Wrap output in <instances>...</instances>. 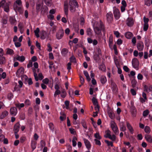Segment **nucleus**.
Wrapping results in <instances>:
<instances>
[{
    "mask_svg": "<svg viewBox=\"0 0 152 152\" xmlns=\"http://www.w3.org/2000/svg\"><path fill=\"white\" fill-rule=\"evenodd\" d=\"M83 140L86 148L88 150H90L91 149L92 146L91 142L85 138H83Z\"/></svg>",
    "mask_w": 152,
    "mask_h": 152,
    "instance_id": "obj_2",
    "label": "nucleus"
},
{
    "mask_svg": "<svg viewBox=\"0 0 152 152\" xmlns=\"http://www.w3.org/2000/svg\"><path fill=\"white\" fill-rule=\"evenodd\" d=\"M64 34L63 30L62 29H61L58 31L56 34V37L58 39H61L63 37Z\"/></svg>",
    "mask_w": 152,
    "mask_h": 152,
    "instance_id": "obj_6",
    "label": "nucleus"
},
{
    "mask_svg": "<svg viewBox=\"0 0 152 152\" xmlns=\"http://www.w3.org/2000/svg\"><path fill=\"white\" fill-rule=\"evenodd\" d=\"M20 124L19 123H17L14 126V131L15 133H17L20 129Z\"/></svg>",
    "mask_w": 152,
    "mask_h": 152,
    "instance_id": "obj_16",
    "label": "nucleus"
},
{
    "mask_svg": "<svg viewBox=\"0 0 152 152\" xmlns=\"http://www.w3.org/2000/svg\"><path fill=\"white\" fill-rule=\"evenodd\" d=\"M15 59L16 60L18 61L21 62H23L24 61L25 58L23 56H20L17 55L15 58Z\"/></svg>",
    "mask_w": 152,
    "mask_h": 152,
    "instance_id": "obj_12",
    "label": "nucleus"
},
{
    "mask_svg": "<svg viewBox=\"0 0 152 152\" xmlns=\"http://www.w3.org/2000/svg\"><path fill=\"white\" fill-rule=\"evenodd\" d=\"M83 73L84 75L86 77V78L87 81L88 82L90 81L91 80V79L90 77L88 72L86 71H84L83 72Z\"/></svg>",
    "mask_w": 152,
    "mask_h": 152,
    "instance_id": "obj_25",
    "label": "nucleus"
},
{
    "mask_svg": "<svg viewBox=\"0 0 152 152\" xmlns=\"http://www.w3.org/2000/svg\"><path fill=\"white\" fill-rule=\"evenodd\" d=\"M125 35V37L128 39H130L133 36L132 34L129 32L126 33Z\"/></svg>",
    "mask_w": 152,
    "mask_h": 152,
    "instance_id": "obj_27",
    "label": "nucleus"
},
{
    "mask_svg": "<svg viewBox=\"0 0 152 152\" xmlns=\"http://www.w3.org/2000/svg\"><path fill=\"white\" fill-rule=\"evenodd\" d=\"M126 24L129 26L131 27L134 24L133 19L131 18H128L127 20Z\"/></svg>",
    "mask_w": 152,
    "mask_h": 152,
    "instance_id": "obj_11",
    "label": "nucleus"
},
{
    "mask_svg": "<svg viewBox=\"0 0 152 152\" xmlns=\"http://www.w3.org/2000/svg\"><path fill=\"white\" fill-rule=\"evenodd\" d=\"M32 70L34 72V76L36 81H37L38 80V78L37 76V73L39 72V69L36 70L34 68H33Z\"/></svg>",
    "mask_w": 152,
    "mask_h": 152,
    "instance_id": "obj_13",
    "label": "nucleus"
},
{
    "mask_svg": "<svg viewBox=\"0 0 152 152\" xmlns=\"http://www.w3.org/2000/svg\"><path fill=\"white\" fill-rule=\"evenodd\" d=\"M105 142L107 144L108 146H110L111 147L113 146V144L112 142L109 141L107 140H105Z\"/></svg>",
    "mask_w": 152,
    "mask_h": 152,
    "instance_id": "obj_54",
    "label": "nucleus"
},
{
    "mask_svg": "<svg viewBox=\"0 0 152 152\" xmlns=\"http://www.w3.org/2000/svg\"><path fill=\"white\" fill-rule=\"evenodd\" d=\"M35 36L37 38L39 37V29H36L34 31Z\"/></svg>",
    "mask_w": 152,
    "mask_h": 152,
    "instance_id": "obj_48",
    "label": "nucleus"
},
{
    "mask_svg": "<svg viewBox=\"0 0 152 152\" xmlns=\"http://www.w3.org/2000/svg\"><path fill=\"white\" fill-rule=\"evenodd\" d=\"M110 125L112 129L117 126L115 122L113 121H111Z\"/></svg>",
    "mask_w": 152,
    "mask_h": 152,
    "instance_id": "obj_47",
    "label": "nucleus"
},
{
    "mask_svg": "<svg viewBox=\"0 0 152 152\" xmlns=\"http://www.w3.org/2000/svg\"><path fill=\"white\" fill-rule=\"evenodd\" d=\"M24 103H17L15 104L16 107L18 109H20L21 108L23 107L24 106Z\"/></svg>",
    "mask_w": 152,
    "mask_h": 152,
    "instance_id": "obj_32",
    "label": "nucleus"
},
{
    "mask_svg": "<svg viewBox=\"0 0 152 152\" xmlns=\"http://www.w3.org/2000/svg\"><path fill=\"white\" fill-rule=\"evenodd\" d=\"M17 113V110L16 107H13L11 108L10 109V113L11 115L15 116L16 115Z\"/></svg>",
    "mask_w": 152,
    "mask_h": 152,
    "instance_id": "obj_14",
    "label": "nucleus"
},
{
    "mask_svg": "<svg viewBox=\"0 0 152 152\" xmlns=\"http://www.w3.org/2000/svg\"><path fill=\"white\" fill-rule=\"evenodd\" d=\"M126 124L127 127L130 133L132 134H133L134 133V129L132 126L128 122H126Z\"/></svg>",
    "mask_w": 152,
    "mask_h": 152,
    "instance_id": "obj_17",
    "label": "nucleus"
},
{
    "mask_svg": "<svg viewBox=\"0 0 152 152\" xmlns=\"http://www.w3.org/2000/svg\"><path fill=\"white\" fill-rule=\"evenodd\" d=\"M112 129L115 133H118V130L117 126L112 128Z\"/></svg>",
    "mask_w": 152,
    "mask_h": 152,
    "instance_id": "obj_58",
    "label": "nucleus"
},
{
    "mask_svg": "<svg viewBox=\"0 0 152 152\" xmlns=\"http://www.w3.org/2000/svg\"><path fill=\"white\" fill-rule=\"evenodd\" d=\"M137 79L139 80H142L143 79V77L141 74H139L137 76Z\"/></svg>",
    "mask_w": 152,
    "mask_h": 152,
    "instance_id": "obj_62",
    "label": "nucleus"
},
{
    "mask_svg": "<svg viewBox=\"0 0 152 152\" xmlns=\"http://www.w3.org/2000/svg\"><path fill=\"white\" fill-rule=\"evenodd\" d=\"M64 12L65 14L67 16L68 15V7L67 4H64Z\"/></svg>",
    "mask_w": 152,
    "mask_h": 152,
    "instance_id": "obj_30",
    "label": "nucleus"
},
{
    "mask_svg": "<svg viewBox=\"0 0 152 152\" xmlns=\"http://www.w3.org/2000/svg\"><path fill=\"white\" fill-rule=\"evenodd\" d=\"M113 14L114 17L116 19H118L119 18L120 14L118 9L115 8L114 10Z\"/></svg>",
    "mask_w": 152,
    "mask_h": 152,
    "instance_id": "obj_8",
    "label": "nucleus"
},
{
    "mask_svg": "<svg viewBox=\"0 0 152 152\" xmlns=\"http://www.w3.org/2000/svg\"><path fill=\"white\" fill-rule=\"evenodd\" d=\"M108 138L110 139L112 141H114L115 140L116 137L114 134H113L112 135H111Z\"/></svg>",
    "mask_w": 152,
    "mask_h": 152,
    "instance_id": "obj_53",
    "label": "nucleus"
},
{
    "mask_svg": "<svg viewBox=\"0 0 152 152\" xmlns=\"http://www.w3.org/2000/svg\"><path fill=\"white\" fill-rule=\"evenodd\" d=\"M68 52V50L66 48L63 49L61 51V53L62 55H65Z\"/></svg>",
    "mask_w": 152,
    "mask_h": 152,
    "instance_id": "obj_45",
    "label": "nucleus"
},
{
    "mask_svg": "<svg viewBox=\"0 0 152 152\" xmlns=\"http://www.w3.org/2000/svg\"><path fill=\"white\" fill-rule=\"evenodd\" d=\"M9 21L11 24H14L16 22L15 18L14 16L10 17Z\"/></svg>",
    "mask_w": 152,
    "mask_h": 152,
    "instance_id": "obj_23",
    "label": "nucleus"
},
{
    "mask_svg": "<svg viewBox=\"0 0 152 152\" xmlns=\"http://www.w3.org/2000/svg\"><path fill=\"white\" fill-rule=\"evenodd\" d=\"M96 24V26L94 28H104V26L102 22L100 20L98 22L95 23Z\"/></svg>",
    "mask_w": 152,
    "mask_h": 152,
    "instance_id": "obj_7",
    "label": "nucleus"
},
{
    "mask_svg": "<svg viewBox=\"0 0 152 152\" xmlns=\"http://www.w3.org/2000/svg\"><path fill=\"white\" fill-rule=\"evenodd\" d=\"M145 90L146 91L148 92L152 91V85L149 86V87L145 86Z\"/></svg>",
    "mask_w": 152,
    "mask_h": 152,
    "instance_id": "obj_31",
    "label": "nucleus"
},
{
    "mask_svg": "<svg viewBox=\"0 0 152 152\" xmlns=\"http://www.w3.org/2000/svg\"><path fill=\"white\" fill-rule=\"evenodd\" d=\"M149 113V111L148 110H145L143 113V115L144 116H147Z\"/></svg>",
    "mask_w": 152,
    "mask_h": 152,
    "instance_id": "obj_61",
    "label": "nucleus"
},
{
    "mask_svg": "<svg viewBox=\"0 0 152 152\" xmlns=\"http://www.w3.org/2000/svg\"><path fill=\"white\" fill-rule=\"evenodd\" d=\"M64 104L66 105V109H69V102L68 101H66L64 102Z\"/></svg>",
    "mask_w": 152,
    "mask_h": 152,
    "instance_id": "obj_57",
    "label": "nucleus"
},
{
    "mask_svg": "<svg viewBox=\"0 0 152 152\" xmlns=\"http://www.w3.org/2000/svg\"><path fill=\"white\" fill-rule=\"evenodd\" d=\"M70 6V10L72 12H74L75 11V8L78 7L77 2L76 1H71L69 2Z\"/></svg>",
    "mask_w": 152,
    "mask_h": 152,
    "instance_id": "obj_1",
    "label": "nucleus"
},
{
    "mask_svg": "<svg viewBox=\"0 0 152 152\" xmlns=\"http://www.w3.org/2000/svg\"><path fill=\"white\" fill-rule=\"evenodd\" d=\"M130 92L132 95L135 96L136 95V91L133 89H131L130 90Z\"/></svg>",
    "mask_w": 152,
    "mask_h": 152,
    "instance_id": "obj_59",
    "label": "nucleus"
},
{
    "mask_svg": "<svg viewBox=\"0 0 152 152\" xmlns=\"http://www.w3.org/2000/svg\"><path fill=\"white\" fill-rule=\"evenodd\" d=\"M6 62V60L4 56L0 57V64H5Z\"/></svg>",
    "mask_w": 152,
    "mask_h": 152,
    "instance_id": "obj_26",
    "label": "nucleus"
},
{
    "mask_svg": "<svg viewBox=\"0 0 152 152\" xmlns=\"http://www.w3.org/2000/svg\"><path fill=\"white\" fill-rule=\"evenodd\" d=\"M144 130L145 132L147 134H149L151 132L150 128L148 126H146L145 127Z\"/></svg>",
    "mask_w": 152,
    "mask_h": 152,
    "instance_id": "obj_29",
    "label": "nucleus"
},
{
    "mask_svg": "<svg viewBox=\"0 0 152 152\" xmlns=\"http://www.w3.org/2000/svg\"><path fill=\"white\" fill-rule=\"evenodd\" d=\"M49 81V79L47 78H45L42 80L43 82L46 84H47L48 83Z\"/></svg>",
    "mask_w": 152,
    "mask_h": 152,
    "instance_id": "obj_64",
    "label": "nucleus"
},
{
    "mask_svg": "<svg viewBox=\"0 0 152 152\" xmlns=\"http://www.w3.org/2000/svg\"><path fill=\"white\" fill-rule=\"evenodd\" d=\"M70 60L71 62H73L75 63L76 61L75 58L74 56H72L71 57Z\"/></svg>",
    "mask_w": 152,
    "mask_h": 152,
    "instance_id": "obj_63",
    "label": "nucleus"
},
{
    "mask_svg": "<svg viewBox=\"0 0 152 152\" xmlns=\"http://www.w3.org/2000/svg\"><path fill=\"white\" fill-rule=\"evenodd\" d=\"M24 68L22 67H20L16 72V76L18 77L22 76L24 74Z\"/></svg>",
    "mask_w": 152,
    "mask_h": 152,
    "instance_id": "obj_4",
    "label": "nucleus"
},
{
    "mask_svg": "<svg viewBox=\"0 0 152 152\" xmlns=\"http://www.w3.org/2000/svg\"><path fill=\"white\" fill-rule=\"evenodd\" d=\"M145 138L146 141L149 143L152 142V136L150 134H146L145 135Z\"/></svg>",
    "mask_w": 152,
    "mask_h": 152,
    "instance_id": "obj_18",
    "label": "nucleus"
},
{
    "mask_svg": "<svg viewBox=\"0 0 152 152\" xmlns=\"http://www.w3.org/2000/svg\"><path fill=\"white\" fill-rule=\"evenodd\" d=\"M40 35L41 39H45L47 36V34L46 31L42 30L40 33Z\"/></svg>",
    "mask_w": 152,
    "mask_h": 152,
    "instance_id": "obj_19",
    "label": "nucleus"
},
{
    "mask_svg": "<svg viewBox=\"0 0 152 152\" xmlns=\"http://www.w3.org/2000/svg\"><path fill=\"white\" fill-rule=\"evenodd\" d=\"M13 50L11 49L8 48L7 49V54L9 55H12L13 54Z\"/></svg>",
    "mask_w": 152,
    "mask_h": 152,
    "instance_id": "obj_41",
    "label": "nucleus"
},
{
    "mask_svg": "<svg viewBox=\"0 0 152 152\" xmlns=\"http://www.w3.org/2000/svg\"><path fill=\"white\" fill-rule=\"evenodd\" d=\"M48 7L46 6H42V9L41 13L42 14H44L48 11Z\"/></svg>",
    "mask_w": 152,
    "mask_h": 152,
    "instance_id": "obj_22",
    "label": "nucleus"
},
{
    "mask_svg": "<svg viewBox=\"0 0 152 152\" xmlns=\"http://www.w3.org/2000/svg\"><path fill=\"white\" fill-rule=\"evenodd\" d=\"M41 7V5L40 4H38L36 5V10L38 12L40 11Z\"/></svg>",
    "mask_w": 152,
    "mask_h": 152,
    "instance_id": "obj_60",
    "label": "nucleus"
},
{
    "mask_svg": "<svg viewBox=\"0 0 152 152\" xmlns=\"http://www.w3.org/2000/svg\"><path fill=\"white\" fill-rule=\"evenodd\" d=\"M80 24L81 25H83L84 23V19L83 17H80Z\"/></svg>",
    "mask_w": 152,
    "mask_h": 152,
    "instance_id": "obj_50",
    "label": "nucleus"
},
{
    "mask_svg": "<svg viewBox=\"0 0 152 152\" xmlns=\"http://www.w3.org/2000/svg\"><path fill=\"white\" fill-rule=\"evenodd\" d=\"M25 105L26 106H29L31 105V102L29 99H26L25 101Z\"/></svg>",
    "mask_w": 152,
    "mask_h": 152,
    "instance_id": "obj_51",
    "label": "nucleus"
},
{
    "mask_svg": "<svg viewBox=\"0 0 152 152\" xmlns=\"http://www.w3.org/2000/svg\"><path fill=\"white\" fill-rule=\"evenodd\" d=\"M108 114L109 117L112 119H113L115 117V114L111 110L108 111Z\"/></svg>",
    "mask_w": 152,
    "mask_h": 152,
    "instance_id": "obj_24",
    "label": "nucleus"
},
{
    "mask_svg": "<svg viewBox=\"0 0 152 152\" xmlns=\"http://www.w3.org/2000/svg\"><path fill=\"white\" fill-rule=\"evenodd\" d=\"M109 46L111 49L113 48V39L111 37L109 38Z\"/></svg>",
    "mask_w": 152,
    "mask_h": 152,
    "instance_id": "obj_39",
    "label": "nucleus"
},
{
    "mask_svg": "<svg viewBox=\"0 0 152 152\" xmlns=\"http://www.w3.org/2000/svg\"><path fill=\"white\" fill-rule=\"evenodd\" d=\"M92 102L93 104L95 105H96L98 104L97 101V99L94 97H93L92 99Z\"/></svg>",
    "mask_w": 152,
    "mask_h": 152,
    "instance_id": "obj_44",
    "label": "nucleus"
},
{
    "mask_svg": "<svg viewBox=\"0 0 152 152\" xmlns=\"http://www.w3.org/2000/svg\"><path fill=\"white\" fill-rule=\"evenodd\" d=\"M8 114V112L7 111H4L3 112L0 116V118L1 119L3 118Z\"/></svg>",
    "mask_w": 152,
    "mask_h": 152,
    "instance_id": "obj_37",
    "label": "nucleus"
},
{
    "mask_svg": "<svg viewBox=\"0 0 152 152\" xmlns=\"http://www.w3.org/2000/svg\"><path fill=\"white\" fill-rule=\"evenodd\" d=\"M99 69L103 72H105L106 71V67L104 64L100 65L99 67Z\"/></svg>",
    "mask_w": 152,
    "mask_h": 152,
    "instance_id": "obj_33",
    "label": "nucleus"
},
{
    "mask_svg": "<svg viewBox=\"0 0 152 152\" xmlns=\"http://www.w3.org/2000/svg\"><path fill=\"white\" fill-rule=\"evenodd\" d=\"M151 0H145V4L147 6H150V5Z\"/></svg>",
    "mask_w": 152,
    "mask_h": 152,
    "instance_id": "obj_52",
    "label": "nucleus"
},
{
    "mask_svg": "<svg viewBox=\"0 0 152 152\" xmlns=\"http://www.w3.org/2000/svg\"><path fill=\"white\" fill-rule=\"evenodd\" d=\"M69 131L71 134H76V131L73 128H69Z\"/></svg>",
    "mask_w": 152,
    "mask_h": 152,
    "instance_id": "obj_49",
    "label": "nucleus"
},
{
    "mask_svg": "<svg viewBox=\"0 0 152 152\" xmlns=\"http://www.w3.org/2000/svg\"><path fill=\"white\" fill-rule=\"evenodd\" d=\"M97 55H94V58L95 60H96L99 57V56L101 55V50L99 48H97Z\"/></svg>",
    "mask_w": 152,
    "mask_h": 152,
    "instance_id": "obj_20",
    "label": "nucleus"
},
{
    "mask_svg": "<svg viewBox=\"0 0 152 152\" xmlns=\"http://www.w3.org/2000/svg\"><path fill=\"white\" fill-rule=\"evenodd\" d=\"M61 116L60 117V119L61 121H63L66 119V116L65 113H60Z\"/></svg>",
    "mask_w": 152,
    "mask_h": 152,
    "instance_id": "obj_36",
    "label": "nucleus"
},
{
    "mask_svg": "<svg viewBox=\"0 0 152 152\" xmlns=\"http://www.w3.org/2000/svg\"><path fill=\"white\" fill-rule=\"evenodd\" d=\"M66 93L65 90L64 89L61 92V96L63 98H64L66 97Z\"/></svg>",
    "mask_w": 152,
    "mask_h": 152,
    "instance_id": "obj_40",
    "label": "nucleus"
},
{
    "mask_svg": "<svg viewBox=\"0 0 152 152\" xmlns=\"http://www.w3.org/2000/svg\"><path fill=\"white\" fill-rule=\"evenodd\" d=\"M99 140L95 139L94 140V141L95 142V144L96 145L100 146L101 145V143L100 142V141Z\"/></svg>",
    "mask_w": 152,
    "mask_h": 152,
    "instance_id": "obj_55",
    "label": "nucleus"
},
{
    "mask_svg": "<svg viewBox=\"0 0 152 152\" xmlns=\"http://www.w3.org/2000/svg\"><path fill=\"white\" fill-rule=\"evenodd\" d=\"M124 124V123L122 122L120 125V129L121 131H125L126 130V127Z\"/></svg>",
    "mask_w": 152,
    "mask_h": 152,
    "instance_id": "obj_35",
    "label": "nucleus"
},
{
    "mask_svg": "<svg viewBox=\"0 0 152 152\" xmlns=\"http://www.w3.org/2000/svg\"><path fill=\"white\" fill-rule=\"evenodd\" d=\"M94 137L97 140H100L101 138V137L100 135L98 133H96L94 134Z\"/></svg>",
    "mask_w": 152,
    "mask_h": 152,
    "instance_id": "obj_46",
    "label": "nucleus"
},
{
    "mask_svg": "<svg viewBox=\"0 0 152 152\" xmlns=\"http://www.w3.org/2000/svg\"><path fill=\"white\" fill-rule=\"evenodd\" d=\"M137 47L138 50L140 51L143 50L144 48V44L142 42H140L137 45Z\"/></svg>",
    "mask_w": 152,
    "mask_h": 152,
    "instance_id": "obj_9",
    "label": "nucleus"
},
{
    "mask_svg": "<svg viewBox=\"0 0 152 152\" xmlns=\"http://www.w3.org/2000/svg\"><path fill=\"white\" fill-rule=\"evenodd\" d=\"M107 20L109 23H110L113 21V15L111 12L107 13L106 15Z\"/></svg>",
    "mask_w": 152,
    "mask_h": 152,
    "instance_id": "obj_3",
    "label": "nucleus"
},
{
    "mask_svg": "<svg viewBox=\"0 0 152 152\" xmlns=\"http://www.w3.org/2000/svg\"><path fill=\"white\" fill-rule=\"evenodd\" d=\"M31 147L33 150H34L36 148L37 146V142L36 141L34 140H31Z\"/></svg>",
    "mask_w": 152,
    "mask_h": 152,
    "instance_id": "obj_21",
    "label": "nucleus"
},
{
    "mask_svg": "<svg viewBox=\"0 0 152 152\" xmlns=\"http://www.w3.org/2000/svg\"><path fill=\"white\" fill-rule=\"evenodd\" d=\"M143 20L144 24L143 28H148V22L149 21L148 18H146L145 17H144Z\"/></svg>",
    "mask_w": 152,
    "mask_h": 152,
    "instance_id": "obj_10",
    "label": "nucleus"
},
{
    "mask_svg": "<svg viewBox=\"0 0 152 152\" xmlns=\"http://www.w3.org/2000/svg\"><path fill=\"white\" fill-rule=\"evenodd\" d=\"M2 139H4V143L5 144H7L8 143V140L6 138H4V136L3 135L0 136V140H1Z\"/></svg>",
    "mask_w": 152,
    "mask_h": 152,
    "instance_id": "obj_34",
    "label": "nucleus"
},
{
    "mask_svg": "<svg viewBox=\"0 0 152 152\" xmlns=\"http://www.w3.org/2000/svg\"><path fill=\"white\" fill-rule=\"evenodd\" d=\"M14 7L15 10L18 11L20 14H22L23 13L22 9L21 7L18 6L16 4H14Z\"/></svg>",
    "mask_w": 152,
    "mask_h": 152,
    "instance_id": "obj_15",
    "label": "nucleus"
},
{
    "mask_svg": "<svg viewBox=\"0 0 152 152\" xmlns=\"http://www.w3.org/2000/svg\"><path fill=\"white\" fill-rule=\"evenodd\" d=\"M81 124L83 126V127L85 129H87V127L86 125V124L84 120H83L81 122Z\"/></svg>",
    "mask_w": 152,
    "mask_h": 152,
    "instance_id": "obj_42",
    "label": "nucleus"
},
{
    "mask_svg": "<svg viewBox=\"0 0 152 152\" xmlns=\"http://www.w3.org/2000/svg\"><path fill=\"white\" fill-rule=\"evenodd\" d=\"M13 97V95L12 93H9L7 95V98L10 100H11Z\"/></svg>",
    "mask_w": 152,
    "mask_h": 152,
    "instance_id": "obj_56",
    "label": "nucleus"
},
{
    "mask_svg": "<svg viewBox=\"0 0 152 152\" xmlns=\"http://www.w3.org/2000/svg\"><path fill=\"white\" fill-rule=\"evenodd\" d=\"M111 132L109 130H107L105 131V134L104 135V137L106 138H109L111 135Z\"/></svg>",
    "mask_w": 152,
    "mask_h": 152,
    "instance_id": "obj_38",
    "label": "nucleus"
},
{
    "mask_svg": "<svg viewBox=\"0 0 152 152\" xmlns=\"http://www.w3.org/2000/svg\"><path fill=\"white\" fill-rule=\"evenodd\" d=\"M61 93V92L59 90H56L54 93V97H56L57 95L60 94Z\"/></svg>",
    "mask_w": 152,
    "mask_h": 152,
    "instance_id": "obj_43",
    "label": "nucleus"
},
{
    "mask_svg": "<svg viewBox=\"0 0 152 152\" xmlns=\"http://www.w3.org/2000/svg\"><path fill=\"white\" fill-rule=\"evenodd\" d=\"M132 64L134 68L136 69L137 68L139 65V62L138 59L136 58L133 59L132 61Z\"/></svg>",
    "mask_w": 152,
    "mask_h": 152,
    "instance_id": "obj_5",
    "label": "nucleus"
},
{
    "mask_svg": "<svg viewBox=\"0 0 152 152\" xmlns=\"http://www.w3.org/2000/svg\"><path fill=\"white\" fill-rule=\"evenodd\" d=\"M106 77L104 76H102L100 78V81L102 83L104 84L107 82Z\"/></svg>",
    "mask_w": 152,
    "mask_h": 152,
    "instance_id": "obj_28",
    "label": "nucleus"
}]
</instances>
